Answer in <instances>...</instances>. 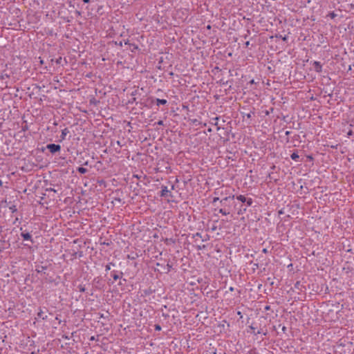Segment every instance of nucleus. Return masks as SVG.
Segmentation results:
<instances>
[{"mask_svg": "<svg viewBox=\"0 0 354 354\" xmlns=\"http://www.w3.org/2000/svg\"><path fill=\"white\" fill-rule=\"evenodd\" d=\"M46 148L50 151L51 153H55L60 151L61 146L56 144H48L46 145Z\"/></svg>", "mask_w": 354, "mask_h": 354, "instance_id": "f257e3e1", "label": "nucleus"}, {"mask_svg": "<svg viewBox=\"0 0 354 354\" xmlns=\"http://www.w3.org/2000/svg\"><path fill=\"white\" fill-rule=\"evenodd\" d=\"M160 196L162 197H172V194L169 190H168L167 187L162 186V190L160 192Z\"/></svg>", "mask_w": 354, "mask_h": 354, "instance_id": "f03ea898", "label": "nucleus"}, {"mask_svg": "<svg viewBox=\"0 0 354 354\" xmlns=\"http://www.w3.org/2000/svg\"><path fill=\"white\" fill-rule=\"evenodd\" d=\"M21 236L24 241H30L31 243H33V239L30 232L22 231L21 232Z\"/></svg>", "mask_w": 354, "mask_h": 354, "instance_id": "7ed1b4c3", "label": "nucleus"}, {"mask_svg": "<svg viewBox=\"0 0 354 354\" xmlns=\"http://www.w3.org/2000/svg\"><path fill=\"white\" fill-rule=\"evenodd\" d=\"M234 198V195L226 196L220 201V203L223 207L228 206L227 202L229 201L233 200Z\"/></svg>", "mask_w": 354, "mask_h": 354, "instance_id": "20e7f679", "label": "nucleus"}, {"mask_svg": "<svg viewBox=\"0 0 354 354\" xmlns=\"http://www.w3.org/2000/svg\"><path fill=\"white\" fill-rule=\"evenodd\" d=\"M314 69L317 73H321L322 71V65L319 62L315 61L313 62Z\"/></svg>", "mask_w": 354, "mask_h": 354, "instance_id": "39448f33", "label": "nucleus"}, {"mask_svg": "<svg viewBox=\"0 0 354 354\" xmlns=\"http://www.w3.org/2000/svg\"><path fill=\"white\" fill-rule=\"evenodd\" d=\"M37 318L41 319L42 320H46L48 319V316L44 313V311L40 309L37 313Z\"/></svg>", "mask_w": 354, "mask_h": 354, "instance_id": "423d86ee", "label": "nucleus"}, {"mask_svg": "<svg viewBox=\"0 0 354 354\" xmlns=\"http://www.w3.org/2000/svg\"><path fill=\"white\" fill-rule=\"evenodd\" d=\"M69 133V131L67 128H65L62 131V134H61V140H64L65 138H66V135Z\"/></svg>", "mask_w": 354, "mask_h": 354, "instance_id": "0eeeda50", "label": "nucleus"}, {"mask_svg": "<svg viewBox=\"0 0 354 354\" xmlns=\"http://www.w3.org/2000/svg\"><path fill=\"white\" fill-rule=\"evenodd\" d=\"M121 275H122V272H120V274L117 273L115 271L111 272V276L115 281L120 279Z\"/></svg>", "mask_w": 354, "mask_h": 354, "instance_id": "6e6552de", "label": "nucleus"}, {"mask_svg": "<svg viewBox=\"0 0 354 354\" xmlns=\"http://www.w3.org/2000/svg\"><path fill=\"white\" fill-rule=\"evenodd\" d=\"M156 104L157 106H160V105H165L167 104V101L166 100H164V99H158L157 98L156 100Z\"/></svg>", "mask_w": 354, "mask_h": 354, "instance_id": "1a4fd4ad", "label": "nucleus"}, {"mask_svg": "<svg viewBox=\"0 0 354 354\" xmlns=\"http://www.w3.org/2000/svg\"><path fill=\"white\" fill-rule=\"evenodd\" d=\"M290 158L295 161H298L299 156L297 152H294L291 154Z\"/></svg>", "mask_w": 354, "mask_h": 354, "instance_id": "9d476101", "label": "nucleus"}, {"mask_svg": "<svg viewBox=\"0 0 354 354\" xmlns=\"http://www.w3.org/2000/svg\"><path fill=\"white\" fill-rule=\"evenodd\" d=\"M219 213L222 214L223 215H228L230 212L229 210L225 209V208H221L218 210Z\"/></svg>", "mask_w": 354, "mask_h": 354, "instance_id": "9b49d317", "label": "nucleus"}, {"mask_svg": "<svg viewBox=\"0 0 354 354\" xmlns=\"http://www.w3.org/2000/svg\"><path fill=\"white\" fill-rule=\"evenodd\" d=\"M218 117L213 118L211 120L210 123H211L212 125L218 126Z\"/></svg>", "mask_w": 354, "mask_h": 354, "instance_id": "f8f14e48", "label": "nucleus"}, {"mask_svg": "<svg viewBox=\"0 0 354 354\" xmlns=\"http://www.w3.org/2000/svg\"><path fill=\"white\" fill-rule=\"evenodd\" d=\"M77 171H78V172H80V174H86L88 171L87 169L82 167H78Z\"/></svg>", "mask_w": 354, "mask_h": 354, "instance_id": "ddd939ff", "label": "nucleus"}, {"mask_svg": "<svg viewBox=\"0 0 354 354\" xmlns=\"http://www.w3.org/2000/svg\"><path fill=\"white\" fill-rule=\"evenodd\" d=\"M236 199L241 201L242 203H245L246 197L243 195H239L236 196Z\"/></svg>", "mask_w": 354, "mask_h": 354, "instance_id": "4468645a", "label": "nucleus"}, {"mask_svg": "<svg viewBox=\"0 0 354 354\" xmlns=\"http://www.w3.org/2000/svg\"><path fill=\"white\" fill-rule=\"evenodd\" d=\"M245 203L247 204V206H251L252 205L253 200L251 198H246Z\"/></svg>", "mask_w": 354, "mask_h": 354, "instance_id": "2eb2a0df", "label": "nucleus"}, {"mask_svg": "<svg viewBox=\"0 0 354 354\" xmlns=\"http://www.w3.org/2000/svg\"><path fill=\"white\" fill-rule=\"evenodd\" d=\"M46 269V268L44 266H39V267H38V268L36 269V271L37 272H44V270Z\"/></svg>", "mask_w": 354, "mask_h": 354, "instance_id": "dca6fc26", "label": "nucleus"}, {"mask_svg": "<svg viewBox=\"0 0 354 354\" xmlns=\"http://www.w3.org/2000/svg\"><path fill=\"white\" fill-rule=\"evenodd\" d=\"M78 289H79L80 292H84L86 290L84 286H82V285H79Z\"/></svg>", "mask_w": 354, "mask_h": 354, "instance_id": "f3484780", "label": "nucleus"}, {"mask_svg": "<svg viewBox=\"0 0 354 354\" xmlns=\"http://www.w3.org/2000/svg\"><path fill=\"white\" fill-rule=\"evenodd\" d=\"M328 16L331 18V19H334L337 17V15L334 12H330Z\"/></svg>", "mask_w": 354, "mask_h": 354, "instance_id": "a211bd4d", "label": "nucleus"}, {"mask_svg": "<svg viewBox=\"0 0 354 354\" xmlns=\"http://www.w3.org/2000/svg\"><path fill=\"white\" fill-rule=\"evenodd\" d=\"M165 267L167 272H169L171 269V266L169 263H167Z\"/></svg>", "mask_w": 354, "mask_h": 354, "instance_id": "6ab92c4d", "label": "nucleus"}, {"mask_svg": "<svg viewBox=\"0 0 354 354\" xmlns=\"http://www.w3.org/2000/svg\"><path fill=\"white\" fill-rule=\"evenodd\" d=\"M154 328L156 330L160 331L161 330V326L158 324H156L154 326Z\"/></svg>", "mask_w": 354, "mask_h": 354, "instance_id": "aec40b11", "label": "nucleus"}, {"mask_svg": "<svg viewBox=\"0 0 354 354\" xmlns=\"http://www.w3.org/2000/svg\"><path fill=\"white\" fill-rule=\"evenodd\" d=\"M220 201H221V200L219 199V198H218V197H215V198H214V199H213V203H215V202H216V201H219V202H220Z\"/></svg>", "mask_w": 354, "mask_h": 354, "instance_id": "412c9836", "label": "nucleus"}, {"mask_svg": "<svg viewBox=\"0 0 354 354\" xmlns=\"http://www.w3.org/2000/svg\"><path fill=\"white\" fill-rule=\"evenodd\" d=\"M246 211V208H243V209H241L240 211L238 212L239 214H241L242 212H245Z\"/></svg>", "mask_w": 354, "mask_h": 354, "instance_id": "4be33fe9", "label": "nucleus"}, {"mask_svg": "<svg viewBox=\"0 0 354 354\" xmlns=\"http://www.w3.org/2000/svg\"><path fill=\"white\" fill-rule=\"evenodd\" d=\"M157 124L158 125H163V121L162 120H159L157 122Z\"/></svg>", "mask_w": 354, "mask_h": 354, "instance_id": "5701e85b", "label": "nucleus"}, {"mask_svg": "<svg viewBox=\"0 0 354 354\" xmlns=\"http://www.w3.org/2000/svg\"><path fill=\"white\" fill-rule=\"evenodd\" d=\"M110 269H111L110 265H109V264H108V265H106V271H108V270H109Z\"/></svg>", "mask_w": 354, "mask_h": 354, "instance_id": "b1692460", "label": "nucleus"}, {"mask_svg": "<svg viewBox=\"0 0 354 354\" xmlns=\"http://www.w3.org/2000/svg\"><path fill=\"white\" fill-rule=\"evenodd\" d=\"M62 337H63V338H64L65 339H69V337H68V336H67V335H63Z\"/></svg>", "mask_w": 354, "mask_h": 354, "instance_id": "393cba45", "label": "nucleus"}, {"mask_svg": "<svg viewBox=\"0 0 354 354\" xmlns=\"http://www.w3.org/2000/svg\"><path fill=\"white\" fill-rule=\"evenodd\" d=\"M84 3H87L90 2V0H83Z\"/></svg>", "mask_w": 354, "mask_h": 354, "instance_id": "a878e982", "label": "nucleus"}, {"mask_svg": "<svg viewBox=\"0 0 354 354\" xmlns=\"http://www.w3.org/2000/svg\"><path fill=\"white\" fill-rule=\"evenodd\" d=\"M282 330H283V332H285V331L286 330V326H283V328H282Z\"/></svg>", "mask_w": 354, "mask_h": 354, "instance_id": "bb28decb", "label": "nucleus"}, {"mask_svg": "<svg viewBox=\"0 0 354 354\" xmlns=\"http://www.w3.org/2000/svg\"><path fill=\"white\" fill-rule=\"evenodd\" d=\"M263 253H266V252H267V249L264 248V249L263 250Z\"/></svg>", "mask_w": 354, "mask_h": 354, "instance_id": "cd10ccee", "label": "nucleus"}, {"mask_svg": "<svg viewBox=\"0 0 354 354\" xmlns=\"http://www.w3.org/2000/svg\"><path fill=\"white\" fill-rule=\"evenodd\" d=\"M265 309H266V310H269V309H270V306H266V307H265Z\"/></svg>", "mask_w": 354, "mask_h": 354, "instance_id": "c85d7f7f", "label": "nucleus"}, {"mask_svg": "<svg viewBox=\"0 0 354 354\" xmlns=\"http://www.w3.org/2000/svg\"><path fill=\"white\" fill-rule=\"evenodd\" d=\"M157 266H162V264H160V263H157Z\"/></svg>", "mask_w": 354, "mask_h": 354, "instance_id": "c756f323", "label": "nucleus"}, {"mask_svg": "<svg viewBox=\"0 0 354 354\" xmlns=\"http://www.w3.org/2000/svg\"><path fill=\"white\" fill-rule=\"evenodd\" d=\"M230 291H233V290H234V288H233V287H230Z\"/></svg>", "mask_w": 354, "mask_h": 354, "instance_id": "7c9ffc66", "label": "nucleus"}, {"mask_svg": "<svg viewBox=\"0 0 354 354\" xmlns=\"http://www.w3.org/2000/svg\"><path fill=\"white\" fill-rule=\"evenodd\" d=\"M251 329H252V330H253V333H255V330H254V327L251 326Z\"/></svg>", "mask_w": 354, "mask_h": 354, "instance_id": "2f4dec72", "label": "nucleus"}, {"mask_svg": "<svg viewBox=\"0 0 354 354\" xmlns=\"http://www.w3.org/2000/svg\"><path fill=\"white\" fill-rule=\"evenodd\" d=\"M251 329H252V330H253V333H255V330H254V327L251 326Z\"/></svg>", "mask_w": 354, "mask_h": 354, "instance_id": "473e14b6", "label": "nucleus"}, {"mask_svg": "<svg viewBox=\"0 0 354 354\" xmlns=\"http://www.w3.org/2000/svg\"><path fill=\"white\" fill-rule=\"evenodd\" d=\"M196 236H201V234L200 233H196Z\"/></svg>", "mask_w": 354, "mask_h": 354, "instance_id": "72a5a7b5", "label": "nucleus"}, {"mask_svg": "<svg viewBox=\"0 0 354 354\" xmlns=\"http://www.w3.org/2000/svg\"><path fill=\"white\" fill-rule=\"evenodd\" d=\"M84 165H88V162H85L84 163H83Z\"/></svg>", "mask_w": 354, "mask_h": 354, "instance_id": "f704fd0d", "label": "nucleus"}, {"mask_svg": "<svg viewBox=\"0 0 354 354\" xmlns=\"http://www.w3.org/2000/svg\"><path fill=\"white\" fill-rule=\"evenodd\" d=\"M250 83H251V84H254V80H251V81H250Z\"/></svg>", "mask_w": 354, "mask_h": 354, "instance_id": "c9c22d12", "label": "nucleus"}, {"mask_svg": "<svg viewBox=\"0 0 354 354\" xmlns=\"http://www.w3.org/2000/svg\"><path fill=\"white\" fill-rule=\"evenodd\" d=\"M249 44H250V43H249V41H247V42L245 43V45H246V46H248V45H249Z\"/></svg>", "mask_w": 354, "mask_h": 354, "instance_id": "e433bc0d", "label": "nucleus"}, {"mask_svg": "<svg viewBox=\"0 0 354 354\" xmlns=\"http://www.w3.org/2000/svg\"><path fill=\"white\" fill-rule=\"evenodd\" d=\"M289 133H289V131H286V135H289Z\"/></svg>", "mask_w": 354, "mask_h": 354, "instance_id": "4c0bfd02", "label": "nucleus"}, {"mask_svg": "<svg viewBox=\"0 0 354 354\" xmlns=\"http://www.w3.org/2000/svg\"><path fill=\"white\" fill-rule=\"evenodd\" d=\"M250 117H251L250 114V113L248 114V118H250Z\"/></svg>", "mask_w": 354, "mask_h": 354, "instance_id": "58836bf2", "label": "nucleus"}, {"mask_svg": "<svg viewBox=\"0 0 354 354\" xmlns=\"http://www.w3.org/2000/svg\"><path fill=\"white\" fill-rule=\"evenodd\" d=\"M3 251V248H0V252Z\"/></svg>", "mask_w": 354, "mask_h": 354, "instance_id": "ea45409f", "label": "nucleus"}, {"mask_svg": "<svg viewBox=\"0 0 354 354\" xmlns=\"http://www.w3.org/2000/svg\"><path fill=\"white\" fill-rule=\"evenodd\" d=\"M237 314H238L239 315H241V312H239H239L237 313Z\"/></svg>", "mask_w": 354, "mask_h": 354, "instance_id": "a19ab883", "label": "nucleus"}, {"mask_svg": "<svg viewBox=\"0 0 354 354\" xmlns=\"http://www.w3.org/2000/svg\"><path fill=\"white\" fill-rule=\"evenodd\" d=\"M171 189H174V185H172V186H171Z\"/></svg>", "mask_w": 354, "mask_h": 354, "instance_id": "79ce46f5", "label": "nucleus"}]
</instances>
